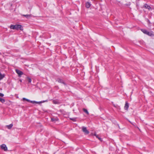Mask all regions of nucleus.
<instances>
[{
	"mask_svg": "<svg viewBox=\"0 0 154 154\" xmlns=\"http://www.w3.org/2000/svg\"><path fill=\"white\" fill-rule=\"evenodd\" d=\"M10 28L13 29L18 30L20 29L21 30H23L22 27L20 25H11L10 26Z\"/></svg>",
	"mask_w": 154,
	"mask_h": 154,
	"instance_id": "obj_1",
	"label": "nucleus"
},
{
	"mask_svg": "<svg viewBox=\"0 0 154 154\" xmlns=\"http://www.w3.org/2000/svg\"><path fill=\"white\" fill-rule=\"evenodd\" d=\"M82 131L85 133V134H88L89 133V131L87 130L86 127H82Z\"/></svg>",
	"mask_w": 154,
	"mask_h": 154,
	"instance_id": "obj_2",
	"label": "nucleus"
},
{
	"mask_svg": "<svg viewBox=\"0 0 154 154\" xmlns=\"http://www.w3.org/2000/svg\"><path fill=\"white\" fill-rule=\"evenodd\" d=\"M1 148L5 151L7 150L8 148L6 145L5 144H2L1 146Z\"/></svg>",
	"mask_w": 154,
	"mask_h": 154,
	"instance_id": "obj_3",
	"label": "nucleus"
},
{
	"mask_svg": "<svg viewBox=\"0 0 154 154\" xmlns=\"http://www.w3.org/2000/svg\"><path fill=\"white\" fill-rule=\"evenodd\" d=\"M16 72L18 75L19 77H21V75L23 74V72L18 69H16Z\"/></svg>",
	"mask_w": 154,
	"mask_h": 154,
	"instance_id": "obj_4",
	"label": "nucleus"
},
{
	"mask_svg": "<svg viewBox=\"0 0 154 154\" xmlns=\"http://www.w3.org/2000/svg\"><path fill=\"white\" fill-rule=\"evenodd\" d=\"M51 120L53 122H55L56 121H57L58 120V119L57 117H53L51 118Z\"/></svg>",
	"mask_w": 154,
	"mask_h": 154,
	"instance_id": "obj_5",
	"label": "nucleus"
},
{
	"mask_svg": "<svg viewBox=\"0 0 154 154\" xmlns=\"http://www.w3.org/2000/svg\"><path fill=\"white\" fill-rule=\"evenodd\" d=\"M129 107V104L127 102H126L125 106L124 109L125 110H127Z\"/></svg>",
	"mask_w": 154,
	"mask_h": 154,
	"instance_id": "obj_6",
	"label": "nucleus"
},
{
	"mask_svg": "<svg viewBox=\"0 0 154 154\" xmlns=\"http://www.w3.org/2000/svg\"><path fill=\"white\" fill-rule=\"evenodd\" d=\"M144 7L146 8L147 9L149 10L151 9V7L150 6L147 5V4H145L144 5Z\"/></svg>",
	"mask_w": 154,
	"mask_h": 154,
	"instance_id": "obj_7",
	"label": "nucleus"
},
{
	"mask_svg": "<svg viewBox=\"0 0 154 154\" xmlns=\"http://www.w3.org/2000/svg\"><path fill=\"white\" fill-rule=\"evenodd\" d=\"M91 6V4L89 2L86 3V7L87 8H89Z\"/></svg>",
	"mask_w": 154,
	"mask_h": 154,
	"instance_id": "obj_8",
	"label": "nucleus"
},
{
	"mask_svg": "<svg viewBox=\"0 0 154 154\" xmlns=\"http://www.w3.org/2000/svg\"><path fill=\"white\" fill-rule=\"evenodd\" d=\"M5 75L4 74H2L1 72H0V80L3 79L5 77Z\"/></svg>",
	"mask_w": 154,
	"mask_h": 154,
	"instance_id": "obj_9",
	"label": "nucleus"
},
{
	"mask_svg": "<svg viewBox=\"0 0 154 154\" xmlns=\"http://www.w3.org/2000/svg\"><path fill=\"white\" fill-rule=\"evenodd\" d=\"M30 102L32 103H42L41 102H37L35 101H31L30 100Z\"/></svg>",
	"mask_w": 154,
	"mask_h": 154,
	"instance_id": "obj_10",
	"label": "nucleus"
},
{
	"mask_svg": "<svg viewBox=\"0 0 154 154\" xmlns=\"http://www.w3.org/2000/svg\"><path fill=\"white\" fill-rule=\"evenodd\" d=\"M94 135L99 140L101 141H102L101 138L99 137V136L98 135H97L96 134H94Z\"/></svg>",
	"mask_w": 154,
	"mask_h": 154,
	"instance_id": "obj_11",
	"label": "nucleus"
},
{
	"mask_svg": "<svg viewBox=\"0 0 154 154\" xmlns=\"http://www.w3.org/2000/svg\"><path fill=\"white\" fill-rule=\"evenodd\" d=\"M13 126V125L12 124H11L9 125H7V127L8 129H10L12 128Z\"/></svg>",
	"mask_w": 154,
	"mask_h": 154,
	"instance_id": "obj_12",
	"label": "nucleus"
},
{
	"mask_svg": "<svg viewBox=\"0 0 154 154\" xmlns=\"http://www.w3.org/2000/svg\"><path fill=\"white\" fill-rule=\"evenodd\" d=\"M141 31L144 34H147L148 31L144 29H141Z\"/></svg>",
	"mask_w": 154,
	"mask_h": 154,
	"instance_id": "obj_13",
	"label": "nucleus"
},
{
	"mask_svg": "<svg viewBox=\"0 0 154 154\" xmlns=\"http://www.w3.org/2000/svg\"><path fill=\"white\" fill-rule=\"evenodd\" d=\"M146 34L149 36H152V35H153V34L152 33V32H149L148 31Z\"/></svg>",
	"mask_w": 154,
	"mask_h": 154,
	"instance_id": "obj_14",
	"label": "nucleus"
},
{
	"mask_svg": "<svg viewBox=\"0 0 154 154\" xmlns=\"http://www.w3.org/2000/svg\"><path fill=\"white\" fill-rule=\"evenodd\" d=\"M83 111L84 112H85L87 114H88V115L89 114V112H88V110L86 109L85 108H83Z\"/></svg>",
	"mask_w": 154,
	"mask_h": 154,
	"instance_id": "obj_15",
	"label": "nucleus"
},
{
	"mask_svg": "<svg viewBox=\"0 0 154 154\" xmlns=\"http://www.w3.org/2000/svg\"><path fill=\"white\" fill-rule=\"evenodd\" d=\"M0 101L2 103H4L5 102V100L4 99L0 98Z\"/></svg>",
	"mask_w": 154,
	"mask_h": 154,
	"instance_id": "obj_16",
	"label": "nucleus"
},
{
	"mask_svg": "<svg viewBox=\"0 0 154 154\" xmlns=\"http://www.w3.org/2000/svg\"><path fill=\"white\" fill-rule=\"evenodd\" d=\"M23 101L26 100L28 102H30V100H29V99H26V98H23Z\"/></svg>",
	"mask_w": 154,
	"mask_h": 154,
	"instance_id": "obj_17",
	"label": "nucleus"
},
{
	"mask_svg": "<svg viewBox=\"0 0 154 154\" xmlns=\"http://www.w3.org/2000/svg\"><path fill=\"white\" fill-rule=\"evenodd\" d=\"M23 101L26 100L28 102H30V100H29V99H26V98H23Z\"/></svg>",
	"mask_w": 154,
	"mask_h": 154,
	"instance_id": "obj_18",
	"label": "nucleus"
},
{
	"mask_svg": "<svg viewBox=\"0 0 154 154\" xmlns=\"http://www.w3.org/2000/svg\"><path fill=\"white\" fill-rule=\"evenodd\" d=\"M57 81L59 83H62L63 82V80L60 79H57Z\"/></svg>",
	"mask_w": 154,
	"mask_h": 154,
	"instance_id": "obj_19",
	"label": "nucleus"
},
{
	"mask_svg": "<svg viewBox=\"0 0 154 154\" xmlns=\"http://www.w3.org/2000/svg\"><path fill=\"white\" fill-rule=\"evenodd\" d=\"M27 79H28V82L29 83H31V79L30 78H29V77H27Z\"/></svg>",
	"mask_w": 154,
	"mask_h": 154,
	"instance_id": "obj_20",
	"label": "nucleus"
},
{
	"mask_svg": "<svg viewBox=\"0 0 154 154\" xmlns=\"http://www.w3.org/2000/svg\"><path fill=\"white\" fill-rule=\"evenodd\" d=\"M53 103H54V104H58V103H58V101H57V100H53Z\"/></svg>",
	"mask_w": 154,
	"mask_h": 154,
	"instance_id": "obj_21",
	"label": "nucleus"
},
{
	"mask_svg": "<svg viewBox=\"0 0 154 154\" xmlns=\"http://www.w3.org/2000/svg\"><path fill=\"white\" fill-rule=\"evenodd\" d=\"M23 16L26 17H28L31 16L30 15H23Z\"/></svg>",
	"mask_w": 154,
	"mask_h": 154,
	"instance_id": "obj_22",
	"label": "nucleus"
},
{
	"mask_svg": "<svg viewBox=\"0 0 154 154\" xmlns=\"http://www.w3.org/2000/svg\"><path fill=\"white\" fill-rule=\"evenodd\" d=\"M70 119L72 120V121H74V122H75L76 121V119L75 118H70Z\"/></svg>",
	"mask_w": 154,
	"mask_h": 154,
	"instance_id": "obj_23",
	"label": "nucleus"
},
{
	"mask_svg": "<svg viewBox=\"0 0 154 154\" xmlns=\"http://www.w3.org/2000/svg\"><path fill=\"white\" fill-rule=\"evenodd\" d=\"M3 96H4L3 94L1 93H0V96L3 97Z\"/></svg>",
	"mask_w": 154,
	"mask_h": 154,
	"instance_id": "obj_24",
	"label": "nucleus"
},
{
	"mask_svg": "<svg viewBox=\"0 0 154 154\" xmlns=\"http://www.w3.org/2000/svg\"><path fill=\"white\" fill-rule=\"evenodd\" d=\"M62 83L64 85H66V84L63 81V82Z\"/></svg>",
	"mask_w": 154,
	"mask_h": 154,
	"instance_id": "obj_25",
	"label": "nucleus"
},
{
	"mask_svg": "<svg viewBox=\"0 0 154 154\" xmlns=\"http://www.w3.org/2000/svg\"><path fill=\"white\" fill-rule=\"evenodd\" d=\"M19 81H20V82H22V80H21V79H20Z\"/></svg>",
	"mask_w": 154,
	"mask_h": 154,
	"instance_id": "obj_26",
	"label": "nucleus"
},
{
	"mask_svg": "<svg viewBox=\"0 0 154 154\" xmlns=\"http://www.w3.org/2000/svg\"><path fill=\"white\" fill-rule=\"evenodd\" d=\"M30 10H31V7H30Z\"/></svg>",
	"mask_w": 154,
	"mask_h": 154,
	"instance_id": "obj_27",
	"label": "nucleus"
}]
</instances>
